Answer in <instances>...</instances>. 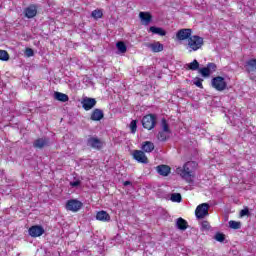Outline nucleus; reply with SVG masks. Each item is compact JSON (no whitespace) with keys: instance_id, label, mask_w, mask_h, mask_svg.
Listing matches in <instances>:
<instances>
[{"instance_id":"nucleus-1","label":"nucleus","mask_w":256,"mask_h":256,"mask_svg":"<svg viewBox=\"0 0 256 256\" xmlns=\"http://www.w3.org/2000/svg\"><path fill=\"white\" fill-rule=\"evenodd\" d=\"M197 162L195 161H188L184 164L182 169H178V173L182 179L191 183V179L195 178V171H197Z\"/></svg>"},{"instance_id":"nucleus-2","label":"nucleus","mask_w":256,"mask_h":256,"mask_svg":"<svg viewBox=\"0 0 256 256\" xmlns=\"http://www.w3.org/2000/svg\"><path fill=\"white\" fill-rule=\"evenodd\" d=\"M204 45L205 39L199 35H192L185 43V47L189 53H192V51H199Z\"/></svg>"},{"instance_id":"nucleus-3","label":"nucleus","mask_w":256,"mask_h":256,"mask_svg":"<svg viewBox=\"0 0 256 256\" xmlns=\"http://www.w3.org/2000/svg\"><path fill=\"white\" fill-rule=\"evenodd\" d=\"M142 127L147 131H152L157 126V115L147 114L142 118Z\"/></svg>"},{"instance_id":"nucleus-4","label":"nucleus","mask_w":256,"mask_h":256,"mask_svg":"<svg viewBox=\"0 0 256 256\" xmlns=\"http://www.w3.org/2000/svg\"><path fill=\"white\" fill-rule=\"evenodd\" d=\"M211 85L216 91H225V89H227V81H225L223 76H216L212 78Z\"/></svg>"},{"instance_id":"nucleus-5","label":"nucleus","mask_w":256,"mask_h":256,"mask_svg":"<svg viewBox=\"0 0 256 256\" xmlns=\"http://www.w3.org/2000/svg\"><path fill=\"white\" fill-rule=\"evenodd\" d=\"M193 36V30L191 28H182L177 31L176 38L178 41H189Z\"/></svg>"},{"instance_id":"nucleus-6","label":"nucleus","mask_w":256,"mask_h":256,"mask_svg":"<svg viewBox=\"0 0 256 256\" xmlns=\"http://www.w3.org/2000/svg\"><path fill=\"white\" fill-rule=\"evenodd\" d=\"M195 215L197 219H204V217H207L209 215V204L202 203L196 207Z\"/></svg>"},{"instance_id":"nucleus-7","label":"nucleus","mask_w":256,"mask_h":256,"mask_svg":"<svg viewBox=\"0 0 256 256\" xmlns=\"http://www.w3.org/2000/svg\"><path fill=\"white\" fill-rule=\"evenodd\" d=\"M83 207V202L77 199H70L66 203L67 211H72V213H77Z\"/></svg>"},{"instance_id":"nucleus-8","label":"nucleus","mask_w":256,"mask_h":256,"mask_svg":"<svg viewBox=\"0 0 256 256\" xmlns=\"http://www.w3.org/2000/svg\"><path fill=\"white\" fill-rule=\"evenodd\" d=\"M217 71V65L215 63H208L206 67L200 68L199 73L202 77H210L212 73Z\"/></svg>"},{"instance_id":"nucleus-9","label":"nucleus","mask_w":256,"mask_h":256,"mask_svg":"<svg viewBox=\"0 0 256 256\" xmlns=\"http://www.w3.org/2000/svg\"><path fill=\"white\" fill-rule=\"evenodd\" d=\"M133 159H135V161H137L138 163H143L144 165H147V163H149V158H147V155H145V152L143 150H134Z\"/></svg>"},{"instance_id":"nucleus-10","label":"nucleus","mask_w":256,"mask_h":256,"mask_svg":"<svg viewBox=\"0 0 256 256\" xmlns=\"http://www.w3.org/2000/svg\"><path fill=\"white\" fill-rule=\"evenodd\" d=\"M30 237H41L45 233V229L41 225H34L28 229Z\"/></svg>"},{"instance_id":"nucleus-11","label":"nucleus","mask_w":256,"mask_h":256,"mask_svg":"<svg viewBox=\"0 0 256 256\" xmlns=\"http://www.w3.org/2000/svg\"><path fill=\"white\" fill-rule=\"evenodd\" d=\"M95 105H97L95 98L86 97L82 100V107L85 111H91Z\"/></svg>"},{"instance_id":"nucleus-12","label":"nucleus","mask_w":256,"mask_h":256,"mask_svg":"<svg viewBox=\"0 0 256 256\" xmlns=\"http://www.w3.org/2000/svg\"><path fill=\"white\" fill-rule=\"evenodd\" d=\"M24 14L27 19H33V17L37 16V6L32 4L24 9Z\"/></svg>"},{"instance_id":"nucleus-13","label":"nucleus","mask_w":256,"mask_h":256,"mask_svg":"<svg viewBox=\"0 0 256 256\" xmlns=\"http://www.w3.org/2000/svg\"><path fill=\"white\" fill-rule=\"evenodd\" d=\"M88 145H90L92 149H98V150L103 149V142L99 140V138L90 137L88 139Z\"/></svg>"},{"instance_id":"nucleus-14","label":"nucleus","mask_w":256,"mask_h":256,"mask_svg":"<svg viewBox=\"0 0 256 256\" xmlns=\"http://www.w3.org/2000/svg\"><path fill=\"white\" fill-rule=\"evenodd\" d=\"M157 173L162 177H167L171 173V167L168 165L162 164L156 167Z\"/></svg>"},{"instance_id":"nucleus-15","label":"nucleus","mask_w":256,"mask_h":256,"mask_svg":"<svg viewBox=\"0 0 256 256\" xmlns=\"http://www.w3.org/2000/svg\"><path fill=\"white\" fill-rule=\"evenodd\" d=\"M146 47L151 49L152 53H161V51L164 49V46L161 44V42L149 43L146 45Z\"/></svg>"},{"instance_id":"nucleus-16","label":"nucleus","mask_w":256,"mask_h":256,"mask_svg":"<svg viewBox=\"0 0 256 256\" xmlns=\"http://www.w3.org/2000/svg\"><path fill=\"white\" fill-rule=\"evenodd\" d=\"M246 73H255L256 71V58L249 59L245 63Z\"/></svg>"},{"instance_id":"nucleus-17","label":"nucleus","mask_w":256,"mask_h":256,"mask_svg":"<svg viewBox=\"0 0 256 256\" xmlns=\"http://www.w3.org/2000/svg\"><path fill=\"white\" fill-rule=\"evenodd\" d=\"M105 117V114L103 113V110L96 108L92 111L90 119L91 121H101Z\"/></svg>"},{"instance_id":"nucleus-18","label":"nucleus","mask_w":256,"mask_h":256,"mask_svg":"<svg viewBox=\"0 0 256 256\" xmlns=\"http://www.w3.org/2000/svg\"><path fill=\"white\" fill-rule=\"evenodd\" d=\"M96 219H97V221H102L104 223H107V222L111 221V215H109V213H107V211L102 210V211L97 212Z\"/></svg>"},{"instance_id":"nucleus-19","label":"nucleus","mask_w":256,"mask_h":256,"mask_svg":"<svg viewBox=\"0 0 256 256\" xmlns=\"http://www.w3.org/2000/svg\"><path fill=\"white\" fill-rule=\"evenodd\" d=\"M141 149L144 153H153L155 151V144L151 141H145L142 143Z\"/></svg>"},{"instance_id":"nucleus-20","label":"nucleus","mask_w":256,"mask_h":256,"mask_svg":"<svg viewBox=\"0 0 256 256\" xmlns=\"http://www.w3.org/2000/svg\"><path fill=\"white\" fill-rule=\"evenodd\" d=\"M139 17L143 21L144 25H149L153 21V16L150 12H140Z\"/></svg>"},{"instance_id":"nucleus-21","label":"nucleus","mask_w":256,"mask_h":256,"mask_svg":"<svg viewBox=\"0 0 256 256\" xmlns=\"http://www.w3.org/2000/svg\"><path fill=\"white\" fill-rule=\"evenodd\" d=\"M176 227L180 231H185L189 228V223H187V220L183 218H178L176 221Z\"/></svg>"},{"instance_id":"nucleus-22","label":"nucleus","mask_w":256,"mask_h":256,"mask_svg":"<svg viewBox=\"0 0 256 256\" xmlns=\"http://www.w3.org/2000/svg\"><path fill=\"white\" fill-rule=\"evenodd\" d=\"M149 31L151 33H154V35H160V37H165V35H167V32L163 28H160V27L151 26L149 28Z\"/></svg>"},{"instance_id":"nucleus-23","label":"nucleus","mask_w":256,"mask_h":256,"mask_svg":"<svg viewBox=\"0 0 256 256\" xmlns=\"http://www.w3.org/2000/svg\"><path fill=\"white\" fill-rule=\"evenodd\" d=\"M47 143H49L48 140H45L43 138H38L34 141L33 147H35V149H43V147H45Z\"/></svg>"},{"instance_id":"nucleus-24","label":"nucleus","mask_w":256,"mask_h":256,"mask_svg":"<svg viewBox=\"0 0 256 256\" xmlns=\"http://www.w3.org/2000/svg\"><path fill=\"white\" fill-rule=\"evenodd\" d=\"M55 99L57 101H60L61 103H67V101H69V96L65 93H61V92H55Z\"/></svg>"},{"instance_id":"nucleus-25","label":"nucleus","mask_w":256,"mask_h":256,"mask_svg":"<svg viewBox=\"0 0 256 256\" xmlns=\"http://www.w3.org/2000/svg\"><path fill=\"white\" fill-rule=\"evenodd\" d=\"M91 17H92L93 19H95L96 21H97L98 19H102V18H103V10H101V9H96V10L92 11Z\"/></svg>"},{"instance_id":"nucleus-26","label":"nucleus","mask_w":256,"mask_h":256,"mask_svg":"<svg viewBox=\"0 0 256 256\" xmlns=\"http://www.w3.org/2000/svg\"><path fill=\"white\" fill-rule=\"evenodd\" d=\"M170 200L172 203H181V201H183V197L180 193H172Z\"/></svg>"},{"instance_id":"nucleus-27","label":"nucleus","mask_w":256,"mask_h":256,"mask_svg":"<svg viewBox=\"0 0 256 256\" xmlns=\"http://www.w3.org/2000/svg\"><path fill=\"white\" fill-rule=\"evenodd\" d=\"M116 47L120 53H127V45L123 41L116 43Z\"/></svg>"},{"instance_id":"nucleus-28","label":"nucleus","mask_w":256,"mask_h":256,"mask_svg":"<svg viewBox=\"0 0 256 256\" xmlns=\"http://www.w3.org/2000/svg\"><path fill=\"white\" fill-rule=\"evenodd\" d=\"M188 71H197L199 69V62L197 60H193L191 63L187 64Z\"/></svg>"},{"instance_id":"nucleus-29","label":"nucleus","mask_w":256,"mask_h":256,"mask_svg":"<svg viewBox=\"0 0 256 256\" xmlns=\"http://www.w3.org/2000/svg\"><path fill=\"white\" fill-rule=\"evenodd\" d=\"M161 125H162V131H164V133H168V135H170L171 129L169 128V123H167V120L165 118H162Z\"/></svg>"},{"instance_id":"nucleus-30","label":"nucleus","mask_w":256,"mask_h":256,"mask_svg":"<svg viewBox=\"0 0 256 256\" xmlns=\"http://www.w3.org/2000/svg\"><path fill=\"white\" fill-rule=\"evenodd\" d=\"M167 134L168 133L163 130L158 132V135H157L158 141H162V142L167 141V139H169V135H167Z\"/></svg>"},{"instance_id":"nucleus-31","label":"nucleus","mask_w":256,"mask_h":256,"mask_svg":"<svg viewBox=\"0 0 256 256\" xmlns=\"http://www.w3.org/2000/svg\"><path fill=\"white\" fill-rule=\"evenodd\" d=\"M0 61H9V52L7 50H0Z\"/></svg>"},{"instance_id":"nucleus-32","label":"nucleus","mask_w":256,"mask_h":256,"mask_svg":"<svg viewBox=\"0 0 256 256\" xmlns=\"http://www.w3.org/2000/svg\"><path fill=\"white\" fill-rule=\"evenodd\" d=\"M229 227H230V229H239L241 227V222H237L235 220H230Z\"/></svg>"},{"instance_id":"nucleus-33","label":"nucleus","mask_w":256,"mask_h":256,"mask_svg":"<svg viewBox=\"0 0 256 256\" xmlns=\"http://www.w3.org/2000/svg\"><path fill=\"white\" fill-rule=\"evenodd\" d=\"M214 239H216L219 243H223V241H225V234L217 232Z\"/></svg>"},{"instance_id":"nucleus-34","label":"nucleus","mask_w":256,"mask_h":256,"mask_svg":"<svg viewBox=\"0 0 256 256\" xmlns=\"http://www.w3.org/2000/svg\"><path fill=\"white\" fill-rule=\"evenodd\" d=\"M211 229V224H209V221H203L201 224V231H209Z\"/></svg>"},{"instance_id":"nucleus-35","label":"nucleus","mask_w":256,"mask_h":256,"mask_svg":"<svg viewBox=\"0 0 256 256\" xmlns=\"http://www.w3.org/2000/svg\"><path fill=\"white\" fill-rule=\"evenodd\" d=\"M194 85H196V87H199V89H203V79L196 77Z\"/></svg>"},{"instance_id":"nucleus-36","label":"nucleus","mask_w":256,"mask_h":256,"mask_svg":"<svg viewBox=\"0 0 256 256\" xmlns=\"http://www.w3.org/2000/svg\"><path fill=\"white\" fill-rule=\"evenodd\" d=\"M131 133H137V120H132L130 123Z\"/></svg>"},{"instance_id":"nucleus-37","label":"nucleus","mask_w":256,"mask_h":256,"mask_svg":"<svg viewBox=\"0 0 256 256\" xmlns=\"http://www.w3.org/2000/svg\"><path fill=\"white\" fill-rule=\"evenodd\" d=\"M249 215V207H245L244 209H242L239 214L240 217H249Z\"/></svg>"},{"instance_id":"nucleus-38","label":"nucleus","mask_w":256,"mask_h":256,"mask_svg":"<svg viewBox=\"0 0 256 256\" xmlns=\"http://www.w3.org/2000/svg\"><path fill=\"white\" fill-rule=\"evenodd\" d=\"M25 55L27 57H33V55H35V52L31 48H26L25 49Z\"/></svg>"},{"instance_id":"nucleus-39","label":"nucleus","mask_w":256,"mask_h":256,"mask_svg":"<svg viewBox=\"0 0 256 256\" xmlns=\"http://www.w3.org/2000/svg\"><path fill=\"white\" fill-rule=\"evenodd\" d=\"M71 187H79L81 185V181L77 180L74 182H70Z\"/></svg>"},{"instance_id":"nucleus-40","label":"nucleus","mask_w":256,"mask_h":256,"mask_svg":"<svg viewBox=\"0 0 256 256\" xmlns=\"http://www.w3.org/2000/svg\"><path fill=\"white\" fill-rule=\"evenodd\" d=\"M123 185H124V187H127V186L131 185V181H125V182L123 183Z\"/></svg>"}]
</instances>
